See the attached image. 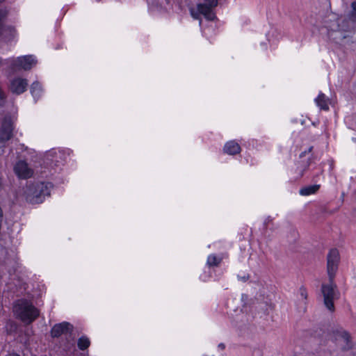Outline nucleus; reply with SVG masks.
I'll use <instances>...</instances> for the list:
<instances>
[{"label":"nucleus","instance_id":"20","mask_svg":"<svg viewBox=\"0 0 356 356\" xmlns=\"http://www.w3.org/2000/svg\"><path fill=\"white\" fill-rule=\"evenodd\" d=\"M221 261V258H218L214 254H211L208 257L207 263L210 267H216L218 266Z\"/></svg>","mask_w":356,"mask_h":356},{"label":"nucleus","instance_id":"12","mask_svg":"<svg viewBox=\"0 0 356 356\" xmlns=\"http://www.w3.org/2000/svg\"><path fill=\"white\" fill-rule=\"evenodd\" d=\"M316 156L314 154H311L306 159H302L298 163L297 171L298 178L302 177L305 172L309 170V166L314 162Z\"/></svg>","mask_w":356,"mask_h":356},{"label":"nucleus","instance_id":"3","mask_svg":"<svg viewBox=\"0 0 356 356\" xmlns=\"http://www.w3.org/2000/svg\"><path fill=\"white\" fill-rule=\"evenodd\" d=\"M9 11L6 8H0V38L10 41L16 35L17 31L14 26L6 24Z\"/></svg>","mask_w":356,"mask_h":356},{"label":"nucleus","instance_id":"19","mask_svg":"<svg viewBox=\"0 0 356 356\" xmlns=\"http://www.w3.org/2000/svg\"><path fill=\"white\" fill-rule=\"evenodd\" d=\"M90 341L86 336L81 337L77 341V346L79 350H85L89 348Z\"/></svg>","mask_w":356,"mask_h":356},{"label":"nucleus","instance_id":"17","mask_svg":"<svg viewBox=\"0 0 356 356\" xmlns=\"http://www.w3.org/2000/svg\"><path fill=\"white\" fill-rule=\"evenodd\" d=\"M30 91L33 98L37 100L42 95V88L40 83L38 81H34L30 88Z\"/></svg>","mask_w":356,"mask_h":356},{"label":"nucleus","instance_id":"16","mask_svg":"<svg viewBox=\"0 0 356 356\" xmlns=\"http://www.w3.org/2000/svg\"><path fill=\"white\" fill-rule=\"evenodd\" d=\"M321 188L320 184L308 185L301 188L299 193L303 196L316 194Z\"/></svg>","mask_w":356,"mask_h":356},{"label":"nucleus","instance_id":"6","mask_svg":"<svg viewBox=\"0 0 356 356\" xmlns=\"http://www.w3.org/2000/svg\"><path fill=\"white\" fill-rule=\"evenodd\" d=\"M13 131V124L10 118L5 117L1 122L0 128V140L6 145L12 138Z\"/></svg>","mask_w":356,"mask_h":356},{"label":"nucleus","instance_id":"26","mask_svg":"<svg viewBox=\"0 0 356 356\" xmlns=\"http://www.w3.org/2000/svg\"><path fill=\"white\" fill-rule=\"evenodd\" d=\"M203 15L209 21H213L216 18V15L212 9L204 13Z\"/></svg>","mask_w":356,"mask_h":356},{"label":"nucleus","instance_id":"32","mask_svg":"<svg viewBox=\"0 0 356 356\" xmlns=\"http://www.w3.org/2000/svg\"><path fill=\"white\" fill-rule=\"evenodd\" d=\"M6 145L0 140V155L3 154L5 152V148Z\"/></svg>","mask_w":356,"mask_h":356},{"label":"nucleus","instance_id":"27","mask_svg":"<svg viewBox=\"0 0 356 356\" xmlns=\"http://www.w3.org/2000/svg\"><path fill=\"white\" fill-rule=\"evenodd\" d=\"M313 149H314V147L313 146H310L307 149L302 152L300 154L299 158L301 160L305 159L304 158L306 156V155H307V154L311 155V154H312Z\"/></svg>","mask_w":356,"mask_h":356},{"label":"nucleus","instance_id":"25","mask_svg":"<svg viewBox=\"0 0 356 356\" xmlns=\"http://www.w3.org/2000/svg\"><path fill=\"white\" fill-rule=\"evenodd\" d=\"M7 95L3 89L0 87V108L4 106L6 102Z\"/></svg>","mask_w":356,"mask_h":356},{"label":"nucleus","instance_id":"34","mask_svg":"<svg viewBox=\"0 0 356 356\" xmlns=\"http://www.w3.org/2000/svg\"><path fill=\"white\" fill-rule=\"evenodd\" d=\"M191 15L193 16V17L194 19H198L199 18V13H195L193 10L191 11Z\"/></svg>","mask_w":356,"mask_h":356},{"label":"nucleus","instance_id":"21","mask_svg":"<svg viewBox=\"0 0 356 356\" xmlns=\"http://www.w3.org/2000/svg\"><path fill=\"white\" fill-rule=\"evenodd\" d=\"M212 9L211 7L205 5L203 3H200L197 5V10L200 14L204 15V13Z\"/></svg>","mask_w":356,"mask_h":356},{"label":"nucleus","instance_id":"2","mask_svg":"<svg viewBox=\"0 0 356 356\" xmlns=\"http://www.w3.org/2000/svg\"><path fill=\"white\" fill-rule=\"evenodd\" d=\"M36 63L37 60L33 55L19 56L17 58H8L3 60L0 58V67L6 66V72L9 75H13L22 70H30Z\"/></svg>","mask_w":356,"mask_h":356},{"label":"nucleus","instance_id":"37","mask_svg":"<svg viewBox=\"0 0 356 356\" xmlns=\"http://www.w3.org/2000/svg\"><path fill=\"white\" fill-rule=\"evenodd\" d=\"M6 0H0V3L4 2Z\"/></svg>","mask_w":356,"mask_h":356},{"label":"nucleus","instance_id":"5","mask_svg":"<svg viewBox=\"0 0 356 356\" xmlns=\"http://www.w3.org/2000/svg\"><path fill=\"white\" fill-rule=\"evenodd\" d=\"M334 286L336 287V286L334 285V282L332 283L330 282L329 284H323L321 289L324 299V304L330 311L334 310V309L333 302L334 294Z\"/></svg>","mask_w":356,"mask_h":356},{"label":"nucleus","instance_id":"15","mask_svg":"<svg viewBox=\"0 0 356 356\" xmlns=\"http://www.w3.org/2000/svg\"><path fill=\"white\" fill-rule=\"evenodd\" d=\"M241 302L243 309H252L256 304L258 303V299L257 298H250L248 295L243 293L241 295Z\"/></svg>","mask_w":356,"mask_h":356},{"label":"nucleus","instance_id":"7","mask_svg":"<svg viewBox=\"0 0 356 356\" xmlns=\"http://www.w3.org/2000/svg\"><path fill=\"white\" fill-rule=\"evenodd\" d=\"M67 156L64 151H52L47 155V163L51 166L59 168L64 165L66 161Z\"/></svg>","mask_w":356,"mask_h":356},{"label":"nucleus","instance_id":"1","mask_svg":"<svg viewBox=\"0 0 356 356\" xmlns=\"http://www.w3.org/2000/svg\"><path fill=\"white\" fill-rule=\"evenodd\" d=\"M53 184L50 182L37 181L26 185L25 193L26 201L31 204H40L46 197L50 196Z\"/></svg>","mask_w":356,"mask_h":356},{"label":"nucleus","instance_id":"10","mask_svg":"<svg viewBox=\"0 0 356 356\" xmlns=\"http://www.w3.org/2000/svg\"><path fill=\"white\" fill-rule=\"evenodd\" d=\"M13 312H40L33 302L26 298L18 299L14 302Z\"/></svg>","mask_w":356,"mask_h":356},{"label":"nucleus","instance_id":"14","mask_svg":"<svg viewBox=\"0 0 356 356\" xmlns=\"http://www.w3.org/2000/svg\"><path fill=\"white\" fill-rule=\"evenodd\" d=\"M15 318L20 320L25 325L31 324L39 317L40 313H15Z\"/></svg>","mask_w":356,"mask_h":356},{"label":"nucleus","instance_id":"31","mask_svg":"<svg viewBox=\"0 0 356 356\" xmlns=\"http://www.w3.org/2000/svg\"><path fill=\"white\" fill-rule=\"evenodd\" d=\"M250 277V274H246L243 276H240V275H238V279L243 281V282H246L248 281Z\"/></svg>","mask_w":356,"mask_h":356},{"label":"nucleus","instance_id":"36","mask_svg":"<svg viewBox=\"0 0 356 356\" xmlns=\"http://www.w3.org/2000/svg\"><path fill=\"white\" fill-rule=\"evenodd\" d=\"M218 347H219L220 348H221V349H222V350H223V349H225V344H224V343H220V344L218 345Z\"/></svg>","mask_w":356,"mask_h":356},{"label":"nucleus","instance_id":"11","mask_svg":"<svg viewBox=\"0 0 356 356\" xmlns=\"http://www.w3.org/2000/svg\"><path fill=\"white\" fill-rule=\"evenodd\" d=\"M15 174L21 179H27L32 176V171L29 168L25 161L20 160L14 166Z\"/></svg>","mask_w":356,"mask_h":356},{"label":"nucleus","instance_id":"33","mask_svg":"<svg viewBox=\"0 0 356 356\" xmlns=\"http://www.w3.org/2000/svg\"><path fill=\"white\" fill-rule=\"evenodd\" d=\"M272 218L270 216H268L266 220H264V225L266 228L268 223H270L272 221Z\"/></svg>","mask_w":356,"mask_h":356},{"label":"nucleus","instance_id":"30","mask_svg":"<svg viewBox=\"0 0 356 356\" xmlns=\"http://www.w3.org/2000/svg\"><path fill=\"white\" fill-rule=\"evenodd\" d=\"M266 305V307L265 308V310L266 312L269 311V310H274L275 309V304H273L270 300L269 302L268 301H265L264 302Z\"/></svg>","mask_w":356,"mask_h":356},{"label":"nucleus","instance_id":"13","mask_svg":"<svg viewBox=\"0 0 356 356\" xmlns=\"http://www.w3.org/2000/svg\"><path fill=\"white\" fill-rule=\"evenodd\" d=\"M241 151L240 145L235 140L227 142L223 147V152L229 155H236Z\"/></svg>","mask_w":356,"mask_h":356},{"label":"nucleus","instance_id":"18","mask_svg":"<svg viewBox=\"0 0 356 356\" xmlns=\"http://www.w3.org/2000/svg\"><path fill=\"white\" fill-rule=\"evenodd\" d=\"M326 96L323 92H320L318 97L315 99V102L316 105L321 109L324 111L329 110V106L327 102Z\"/></svg>","mask_w":356,"mask_h":356},{"label":"nucleus","instance_id":"35","mask_svg":"<svg viewBox=\"0 0 356 356\" xmlns=\"http://www.w3.org/2000/svg\"><path fill=\"white\" fill-rule=\"evenodd\" d=\"M6 356H20V355L15 353H9Z\"/></svg>","mask_w":356,"mask_h":356},{"label":"nucleus","instance_id":"8","mask_svg":"<svg viewBox=\"0 0 356 356\" xmlns=\"http://www.w3.org/2000/svg\"><path fill=\"white\" fill-rule=\"evenodd\" d=\"M28 85L27 79L16 77L10 81L9 89L12 93L19 95L26 90Z\"/></svg>","mask_w":356,"mask_h":356},{"label":"nucleus","instance_id":"28","mask_svg":"<svg viewBox=\"0 0 356 356\" xmlns=\"http://www.w3.org/2000/svg\"><path fill=\"white\" fill-rule=\"evenodd\" d=\"M299 294L301 298L304 300H307V291L304 286H302L299 289Z\"/></svg>","mask_w":356,"mask_h":356},{"label":"nucleus","instance_id":"23","mask_svg":"<svg viewBox=\"0 0 356 356\" xmlns=\"http://www.w3.org/2000/svg\"><path fill=\"white\" fill-rule=\"evenodd\" d=\"M352 10L348 15L349 19L353 22H356V1L351 3Z\"/></svg>","mask_w":356,"mask_h":356},{"label":"nucleus","instance_id":"4","mask_svg":"<svg viewBox=\"0 0 356 356\" xmlns=\"http://www.w3.org/2000/svg\"><path fill=\"white\" fill-rule=\"evenodd\" d=\"M339 261L340 255L339 250L337 248L330 249L327 255V272L329 281L331 283L334 282L338 270Z\"/></svg>","mask_w":356,"mask_h":356},{"label":"nucleus","instance_id":"9","mask_svg":"<svg viewBox=\"0 0 356 356\" xmlns=\"http://www.w3.org/2000/svg\"><path fill=\"white\" fill-rule=\"evenodd\" d=\"M73 325L68 322L57 323L53 326L51 330V336L53 338H58L63 334H72L73 332Z\"/></svg>","mask_w":356,"mask_h":356},{"label":"nucleus","instance_id":"24","mask_svg":"<svg viewBox=\"0 0 356 356\" xmlns=\"http://www.w3.org/2000/svg\"><path fill=\"white\" fill-rule=\"evenodd\" d=\"M341 40L343 42L344 44L349 45L350 43L353 44L354 42L351 40L352 37H350L348 34H346L344 33H341Z\"/></svg>","mask_w":356,"mask_h":356},{"label":"nucleus","instance_id":"22","mask_svg":"<svg viewBox=\"0 0 356 356\" xmlns=\"http://www.w3.org/2000/svg\"><path fill=\"white\" fill-rule=\"evenodd\" d=\"M340 337L344 340L348 346V348H351L350 342H351V337L350 334L346 331H343L340 333Z\"/></svg>","mask_w":356,"mask_h":356},{"label":"nucleus","instance_id":"29","mask_svg":"<svg viewBox=\"0 0 356 356\" xmlns=\"http://www.w3.org/2000/svg\"><path fill=\"white\" fill-rule=\"evenodd\" d=\"M203 3L213 8L217 6L218 0H204Z\"/></svg>","mask_w":356,"mask_h":356}]
</instances>
